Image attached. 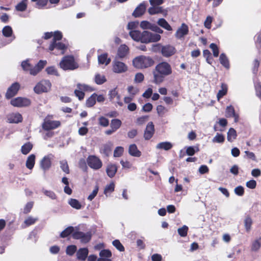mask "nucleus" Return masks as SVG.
Here are the masks:
<instances>
[{
  "label": "nucleus",
  "instance_id": "1",
  "mask_svg": "<svg viewBox=\"0 0 261 261\" xmlns=\"http://www.w3.org/2000/svg\"><path fill=\"white\" fill-rule=\"evenodd\" d=\"M172 72V67L169 63L165 61L159 63L152 70V83L156 85L161 84Z\"/></svg>",
  "mask_w": 261,
  "mask_h": 261
},
{
  "label": "nucleus",
  "instance_id": "2",
  "mask_svg": "<svg viewBox=\"0 0 261 261\" xmlns=\"http://www.w3.org/2000/svg\"><path fill=\"white\" fill-rule=\"evenodd\" d=\"M154 64V61L150 57L140 56L135 58L133 60L134 66L138 69L147 68L152 66Z\"/></svg>",
  "mask_w": 261,
  "mask_h": 261
},
{
  "label": "nucleus",
  "instance_id": "3",
  "mask_svg": "<svg viewBox=\"0 0 261 261\" xmlns=\"http://www.w3.org/2000/svg\"><path fill=\"white\" fill-rule=\"evenodd\" d=\"M59 66L64 70H73L79 67L78 63L71 55L64 56L60 62Z\"/></svg>",
  "mask_w": 261,
  "mask_h": 261
},
{
  "label": "nucleus",
  "instance_id": "4",
  "mask_svg": "<svg viewBox=\"0 0 261 261\" xmlns=\"http://www.w3.org/2000/svg\"><path fill=\"white\" fill-rule=\"evenodd\" d=\"M51 87V84L49 80H42L34 87V91L38 94L46 93L50 90Z\"/></svg>",
  "mask_w": 261,
  "mask_h": 261
},
{
  "label": "nucleus",
  "instance_id": "5",
  "mask_svg": "<svg viewBox=\"0 0 261 261\" xmlns=\"http://www.w3.org/2000/svg\"><path fill=\"white\" fill-rule=\"evenodd\" d=\"M87 163L89 167L94 170H98L102 166L101 160L94 155H89L87 159Z\"/></svg>",
  "mask_w": 261,
  "mask_h": 261
},
{
  "label": "nucleus",
  "instance_id": "6",
  "mask_svg": "<svg viewBox=\"0 0 261 261\" xmlns=\"http://www.w3.org/2000/svg\"><path fill=\"white\" fill-rule=\"evenodd\" d=\"M72 238L75 240H80L81 243L86 244L91 240L92 233L90 231L84 233L80 231H75L73 233Z\"/></svg>",
  "mask_w": 261,
  "mask_h": 261
},
{
  "label": "nucleus",
  "instance_id": "7",
  "mask_svg": "<svg viewBox=\"0 0 261 261\" xmlns=\"http://www.w3.org/2000/svg\"><path fill=\"white\" fill-rule=\"evenodd\" d=\"M10 103L14 107L20 108L29 106L31 103V101L29 98L17 97L11 99Z\"/></svg>",
  "mask_w": 261,
  "mask_h": 261
},
{
  "label": "nucleus",
  "instance_id": "8",
  "mask_svg": "<svg viewBox=\"0 0 261 261\" xmlns=\"http://www.w3.org/2000/svg\"><path fill=\"white\" fill-rule=\"evenodd\" d=\"M20 88V85L18 82L13 83L7 89L5 94L6 99H9L15 96Z\"/></svg>",
  "mask_w": 261,
  "mask_h": 261
},
{
  "label": "nucleus",
  "instance_id": "9",
  "mask_svg": "<svg viewBox=\"0 0 261 261\" xmlns=\"http://www.w3.org/2000/svg\"><path fill=\"white\" fill-rule=\"evenodd\" d=\"M61 125V122L58 120H50L45 119L42 124V127L44 130H50L56 129Z\"/></svg>",
  "mask_w": 261,
  "mask_h": 261
},
{
  "label": "nucleus",
  "instance_id": "10",
  "mask_svg": "<svg viewBox=\"0 0 261 261\" xmlns=\"http://www.w3.org/2000/svg\"><path fill=\"white\" fill-rule=\"evenodd\" d=\"M55 49H57L60 51V54H64L67 49L66 45L61 42H51L49 47V51H54Z\"/></svg>",
  "mask_w": 261,
  "mask_h": 261
},
{
  "label": "nucleus",
  "instance_id": "11",
  "mask_svg": "<svg viewBox=\"0 0 261 261\" xmlns=\"http://www.w3.org/2000/svg\"><path fill=\"white\" fill-rule=\"evenodd\" d=\"M155 132L154 125L152 122H149L147 124L144 133V138L145 140H150Z\"/></svg>",
  "mask_w": 261,
  "mask_h": 261
},
{
  "label": "nucleus",
  "instance_id": "12",
  "mask_svg": "<svg viewBox=\"0 0 261 261\" xmlns=\"http://www.w3.org/2000/svg\"><path fill=\"white\" fill-rule=\"evenodd\" d=\"M127 70V66L123 62L115 60L113 63V70L115 73L124 72Z\"/></svg>",
  "mask_w": 261,
  "mask_h": 261
},
{
  "label": "nucleus",
  "instance_id": "13",
  "mask_svg": "<svg viewBox=\"0 0 261 261\" xmlns=\"http://www.w3.org/2000/svg\"><path fill=\"white\" fill-rule=\"evenodd\" d=\"M32 2L36 3V7L38 9L44 8L48 2L51 4H58L60 0H31Z\"/></svg>",
  "mask_w": 261,
  "mask_h": 261
},
{
  "label": "nucleus",
  "instance_id": "14",
  "mask_svg": "<svg viewBox=\"0 0 261 261\" xmlns=\"http://www.w3.org/2000/svg\"><path fill=\"white\" fill-rule=\"evenodd\" d=\"M40 166L44 172L49 169L51 166V161L49 155H46L42 158L40 161Z\"/></svg>",
  "mask_w": 261,
  "mask_h": 261
},
{
  "label": "nucleus",
  "instance_id": "15",
  "mask_svg": "<svg viewBox=\"0 0 261 261\" xmlns=\"http://www.w3.org/2000/svg\"><path fill=\"white\" fill-rule=\"evenodd\" d=\"M8 121L11 123H18L23 120L22 115L19 113H13L9 114L8 117Z\"/></svg>",
  "mask_w": 261,
  "mask_h": 261
},
{
  "label": "nucleus",
  "instance_id": "16",
  "mask_svg": "<svg viewBox=\"0 0 261 261\" xmlns=\"http://www.w3.org/2000/svg\"><path fill=\"white\" fill-rule=\"evenodd\" d=\"M188 33L189 28L188 25L183 23L181 24L180 27L177 29L175 35L177 39H181L185 35H187Z\"/></svg>",
  "mask_w": 261,
  "mask_h": 261
},
{
  "label": "nucleus",
  "instance_id": "17",
  "mask_svg": "<svg viewBox=\"0 0 261 261\" xmlns=\"http://www.w3.org/2000/svg\"><path fill=\"white\" fill-rule=\"evenodd\" d=\"M146 9L145 4L144 3H141L136 8L132 15L135 18L139 17L144 14Z\"/></svg>",
  "mask_w": 261,
  "mask_h": 261
},
{
  "label": "nucleus",
  "instance_id": "18",
  "mask_svg": "<svg viewBox=\"0 0 261 261\" xmlns=\"http://www.w3.org/2000/svg\"><path fill=\"white\" fill-rule=\"evenodd\" d=\"M161 53L164 57H169L175 54V48L169 45L163 46H162Z\"/></svg>",
  "mask_w": 261,
  "mask_h": 261
},
{
  "label": "nucleus",
  "instance_id": "19",
  "mask_svg": "<svg viewBox=\"0 0 261 261\" xmlns=\"http://www.w3.org/2000/svg\"><path fill=\"white\" fill-rule=\"evenodd\" d=\"M118 167L116 165L113 164H108L106 168L107 175L110 178H113L115 176Z\"/></svg>",
  "mask_w": 261,
  "mask_h": 261
},
{
  "label": "nucleus",
  "instance_id": "20",
  "mask_svg": "<svg viewBox=\"0 0 261 261\" xmlns=\"http://www.w3.org/2000/svg\"><path fill=\"white\" fill-rule=\"evenodd\" d=\"M88 249L86 248H80L76 252V256L78 260L84 261L88 255Z\"/></svg>",
  "mask_w": 261,
  "mask_h": 261
},
{
  "label": "nucleus",
  "instance_id": "21",
  "mask_svg": "<svg viewBox=\"0 0 261 261\" xmlns=\"http://www.w3.org/2000/svg\"><path fill=\"white\" fill-rule=\"evenodd\" d=\"M129 48L125 44L121 45L117 50V56L120 58H124L128 53Z\"/></svg>",
  "mask_w": 261,
  "mask_h": 261
},
{
  "label": "nucleus",
  "instance_id": "22",
  "mask_svg": "<svg viewBox=\"0 0 261 261\" xmlns=\"http://www.w3.org/2000/svg\"><path fill=\"white\" fill-rule=\"evenodd\" d=\"M128 152L133 156L140 157L141 155V152L138 150L137 145L135 144L130 145Z\"/></svg>",
  "mask_w": 261,
  "mask_h": 261
},
{
  "label": "nucleus",
  "instance_id": "23",
  "mask_svg": "<svg viewBox=\"0 0 261 261\" xmlns=\"http://www.w3.org/2000/svg\"><path fill=\"white\" fill-rule=\"evenodd\" d=\"M74 228L73 226H70L65 228L63 231H62L60 234V237L61 238H65L69 237L70 235H73V233L75 232Z\"/></svg>",
  "mask_w": 261,
  "mask_h": 261
},
{
  "label": "nucleus",
  "instance_id": "24",
  "mask_svg": "<svg viewBox=\"0 0 261 261\" xmlns=\"http://www.w3.org/2000/svg\"><path fill=\"white\" fill-rule=\"evenodd\" d=\"M244 226L246 232H249L251 229V226L253 224V220L249 215L245 216L244 220Z\"/></svg>",
  "mask_w": 261,
  "mask_h": 261
},
{
  "label": "nucleus",
  "instance_id": "25",
  "mask_svg": "<svg viewBox=\"0 0 261 261\" xmlns=\"http://www.w3.org/2000/svg\"><path fill=\"white\" fill-rule=\"evenodd\" d=\"M35 155L34 154H32L30 155L27 160L26 161V167L29 169H32L35 164Z\"/></svg>",
  "mask_w": 261,
  "mask_h": 261
},
{
  "label": "nucleus",
  "instance_id": "26",
  "mask_svg": "<svg viewBox=\"0 0 261 261\" xmlns=\"http://www.w3.org/2000/svg\"><path fill=\"white\" fill-rule=\"evenodd\" d=\"M33 147V145L32 143L30 142H27L21 146V153L24 155L28 154L32 149Z\"/></svg>",
  "mask_w": 261,
  "mask_h": 261
},
{
  "label": "nucleus",
  "instance_id": "27",
  "mask_svg": "<svg viewBox=\"0 0 261 261\" xmlns=\"http://www.w3.org/2000/svg\"><path fill=\"white\" fill-rule=\"evenodd\" d=\"M98 60L99 64H105L106 65H108L111 62V59L108 58V54L107 53L98 56Z\"/></svg>",
  "mask_w": 261,
  "mask_h": 261
},
{
  "label": "nucleus",
  "instance_id": "28",
  "mask_svg": "<svg viewBox=\"0 0 261 261\" xmlns=\"http://www.w3.org/2000/svg\"><path fill=\"white\" fill-rule=\"evenodd\" d=\"M219 60L220 63L226 69H229L230 67L229 62L228 59L225 54L222 53L220 55Z\"/></svg>",
  "mask_w": 261,
  "mask_h": 261
},
{
  "label": "nucleus",
  "instance_id": "29",
  "mask_svg": "<svg viewBox=\"0 0 261 261\" xmlns=\"http://www.w3.org/2000/svg\"><path fill=\"white\" fill-rule=\"evenodd\" d=\"M221 89L217 93V97L218 100L223 97L224 95L227 94V86L225 84H221Z\"/></svg>",
  "mask_w": 261,
  "mask_h": 261
},
{
  "label": "nucleus",
  "instance_id": "30",
  "mask_svg": "<svg viewBox=\"0 0 261 261\" xmlns=\"http://www.w3.org/2000/svg\"><path fill=\"white\" fill-rule=\"evenodd\" d=\"M237 136L236 130L233 128H230L227 132V139L229 142H232L234 139H236Z\"/></svg>",
  "mask_w": 261,
  "mask_h": 261
},
{
  "label": "nucleus",
  "instance_id": "31",
  "mask_svg": "<svg viewBox=\"0 0 261 261\" xmlns=\"http://www.w3.org/2000/svg\"><path fill=\"white\" fill-rule=\"evenodd\" d=\"M68 204L73 208L76 209V210H80L82 208V204L79 202V200H77L76 199L73 198H70L68 201Z\"/></svg>",
  "mask_w": 261,
  "mask_h": 261
},
{
  "label": "nucleus",
  "instance_id": "32",
  "mask_svg": "<svg viewBox=\"0 0 261 261\" xmlns=\"http://www.w3.org/2000/svg\"><path fill=\"white\" fill-rule=\"evenodd\" d=\"M27 1L28 0H22L15 6V9L18 11H24L27 8Z\"/></svg>",
  "mask_w": 261,
  "mask_h": 261
},
{
  "label": "nucleus",
  "instance_id": "33",
  "mask_svg": "<svg viewBox=\"0 0 261 261\" xmlns=\"http://www.w3.org/2000/svg\"><path fill=\"white\" fill-rule=\"evenodd\" d=\"M141 33H142L139 31H131L129 32V35L135 41L141 42Z\"/></svg>",
  "mask_w": 261,
  "mask_h": 261
},
{
  "label": "nucleus",
  "instance_id": "34",
  "mask_svg": "<svg viewBox=\"0 0 261 261\" xmlns=\"http://www.w3.org/2000/svg\"><path fill=\"white\" fill-rule=\"evenodd\" d=\"M148 12L149 14L154 15L159 13H162L163 12V9L162 7L152 6L148 9Z\"/></svg>",
  "mask_w": 261,
  "mask_h": 261
},
{
  "label": "nucleus",
  "instance_id": "35",
  "mask_svg": "<svg viewBox=\"0 0 261 261\" xmlns=\"http://www.w3.org/2000/svg\"><path fill=\"white\" fill-rule=\"evenodd\" d=\"M122 124L121 121L118 119H113L111 120L110 126L115 132L120 128Z\"/></svg>",
  "mask_w": 261,
  "mask_h": 261
},
{
  "label": "nucleus",
  "instance_id": "36",
  "mask_svg": "<svg viewBox=\"0 0 261 261\" xmlns=\"http://www.w3.org/2000/svg\"><path fill=\"white\" fill-rule=\"evenodd\" d=\"M172 147V145L169 142H163L159 143L156 148L158 149H164L165 150H169Z\"/></svg>",
  "mask_w": 261,
  "mask_h": 261
},
{
  "label": "nucleus",
  "instance_id": "37",
  "mask_svg": "<svg viewBox=\"0 0 261 261\" xmlns=\"http://www.w3.org/2000/svg\"><path fill=\"white\" fill-rule=\"evenodd\" d=\"M111 151V147L108 144H105L100 148V152L107 156L109 155Z\"/></svg>",
  "mask_w": 261,
  "mask_h": 261
},
{
  "label": "nucleus",
  "instance_id": "38",
  "mask_svg": "<svg viewBox=\"0 0 261 261\" xmlns=\"http://www.w3.org/2000/svg\"><path fill=\"white\" fill-rule=\"evenodd\" d=\"M141 42L145 43L150 42L149 31H144L141 33Z\"/></svg>",
  "mask_w": 261,
  "mask_h": 261
},
{
  "label": "nucleus",
  "instance_id": "39",
  "mask_svg": "<svg viewBox=\"0 0 261 261\" xmlns=\"http://www.w3.org/2000/svg\"><path fill=\"white\" fill-rule=\"evenodd\" d=\"M96 96L97 94L96 93H93L86 100V105L87 107H92L95 104Z\"/></svg>",
  "mask_w": 261,
  "mask_h": 261
},
{
  "label": "nucleus",
  "instance_id": "40",
  "mask_svg": "<svg viewBox=\"0 0 261 261\" xmlns=\"http://www.w3.org/2000/svg\"><path fill=\"white\" fill-rule=\"evenodd\" d=\"M3 35L6 37H10L13 34L12 28L9 25L4 27L2 30Z\"/></svg>",
  "mask_w": 261,
  "mask_h": 261
},
{
  "label": "nucleus",
  "instance_id": "41",
  "mask_svg": "<svg viewBox=\"0 0 261 261\" xmlns=\"http://www.w3.org/2000/svg\"><path fill=\"white\" fill-rule=\"evenodd\" d=\"M261 246V237L255 240L252 244L251 250L253 251H256Z\"/></svg>",
  "mask_w": 261,
  "mask_h": 261
},
{
  "label": "nucleus",
  "instance_id": "42",
  "mask_svg": "<svg viewBox=\"0 0 261 261\" xmlns=\"http://www.w3.org/2000/svg\"><path fill=\"white\" fill-rule=\"evenodd\" d=\"M105 75L97 73L95 76L94 81L98 85H101L106 82Z\"/></svg>",
  "mask_w": 261,
  "mask_h": 261
},
{
  "label": "nucleus",
  "instance_id": "43",
  "mask_svg": "<svg viewBox=\"0 0 261 261\" xmlns=\"http://www.w3.org/2000/svg\"><path fill=\"white\" fill-rule=\"evenodd\" d=\"M188 230V227L186 225H184L177 229V232L180 237H186L187 236Z\"/></svg>",
  "mask_w": 261,
  "mask_h": 261
},
{
  "label": "nucleus",
  "instance_id": "44",
  "mask_svg": "<svg viewBox=\"0 0 261 261\" xmlns=\"http://www.w3.org/2000/svg\"><path fill=\"white\" fill-rule=\"evenodd\" d=\"M156 111L158 115L163 117L168 112V109L162 105H159L156 107Z\"/></svg>",
  "mask_w": 261,
  "mask_h": 261
},
{
  "label": "nucleus",
  "instance_id": "45",
  "mask_svg": "<svg viewBox=\"0 0 261 261\" xmlns=\"http://www.w3.org/2000/svg\"><path fill=\"white\" fill-rule=\"evenodd\" d=\"M113 245L119 251L123 252L125 249L119 240H115L112 242Z\"/></svg>",
  "mask_w": 261,
  "mask_h": 261
},
{
  "label": "nucleus",
  "instance_id": "46",
  "mask_svg": "<svg viewBox=\"0 0 261 261\" xmlns=\"http://www.w3.org/2000/svg\"><path fill=\"white\" fill-rule=\"evenodd\" d=\"M53 39L51 42H55L61 40L63 38L62 33L59 31H55L53 33Z\"/></svg>",
  "mask_w": 261,
  "mask_h": 261
},
{
  "label": "nucleus",
  "instance_id": "47",
  "mask_svg": "<svg viewBox=\"0 0 261 261\" xmlns=\"http://www.w3.org/2000/svg\"><path fill=\"white\" fill-rule=\"evenodd\" d=\"M225 141V137L222 134L217 133L213 139V142L222 143Z\"/></svg>",
  "mask_w": 261,
  "mask_h": 261
},
{
  "label": "nucleus",
  "instance_id": "48",
  "mask_svg": "<svg viewBox=\"0 0 261 261\" xmlns=\"http://www.w3.org/2000/svg\"><path fill=\"white\" fill-rule=\"evenodd\" d=\"M149 37L150 42H157L161 39V36L159 34L150 32H149Z\"/></svg>",
  "mask_w": 261,
  "mask_h": 261
},
{
  "label": "nucleus",
  "instance_id": "49",
  "mask_svg": "<svg viewBox=\"0 0 261 261\" xmlns=\"http://www.w3.org/2000/svg\"><path fill=\"white\" fill-rule=\"evenodd\" d=\"M45 70L48 74L54 75L56 76L59 75L57 69L54 66L48 67L46 68Z\"/></svg>",
  "mask_w": 261,
  "mask_h": 261
},
{
  "label": "nucleus",
  "instance_id": "50",
  "mask_svg": "<svg viewBox=\"0 0 261 261\" xmlns=\"http://www.w3.org/2000/svg\"><path fill=\"white\" fill-rule=\"evenodd\" d=\"M115 189V184L114 182H112L109 185H107L104 190V194L107 195V193H111L114 191Z\"/></svg>",
  "mask_w": 261,
  "mask_h": 261
},
{
  "label": "nucleus",
  "instance_id": "51",
  "mask_svg": "<svg viewBox=\"0 0 261 261\" xmlns=\"http://www.w3.org/2000/svg\"><path fill=\"white\" fill-rule=\"evenodd\" d=\"M99 124L103 127H107L109 124L108 119L103 116H101L98 119Z\"/></svg>",
  "mask_w": 261,
  "mask_h": 261
},
{
  "label": "nucleus",
  "instance_id": "52",
  "mask_svg": "<svg viewBox=\"0 0 261 261\" xmlns=\"http://www.w3.org/2000/svg\"><path fill=\"white\" fill-rule=\"evenodd\" d=\"M99 256L101 258H108L112 256V253L109 250L103 249L100 251Z\"/></svg>",
  "mask_w": 261,
  "mask_h": 261
},
{
  "label": "nucleus",
  "instance_id": "53",
  "mask_svg": "<svg viewBox=\"0 0 261 261\" xmlns=\"http://www.w3.org/2000/svg\"><path fill=\"white\" fill-rule=\"evenodd\" d=\"M33 205H34V202L33 201L28 202L25 204V205L23 208V214H27L31 212V210L32 209V208L33 207Z\"/></svg>",
  "mask_w": 261,
  "mask_h": 261
},
{
  "label": "nucleus",
  "instance_id": "54",
  "mask_svg": "<svg viewBox=\"0 0 261 261\" xmlns=\"http://www.w3.org/2000/svg\"><path fill=\"white\" fill-rule=\"evenodd\" d=\"M76 246L75 245L68 246L66 248V253L69 255H72L76 251Z\"/></svg>",
  "mask_w": 261,
  "mask_h": 261
},
{
  "label": "nucleus",
  "instance_id": "55",
  "mask_svg": "<svg viewBox=\"0 0 261 261\" xmlns=\"http://www.w3.org/2000/svg\"><path fill=\"white\" fill-rule=\"evenodd\" d=\"M123 151V147L121 146L116 147L114 151V156L115 157H120L122 155Z\"/></svg>",
  "mask_w": 261,
  "mask_h": 261
},
{
  "label": "nucleus",
  "instance_id": "56",
  "mask_svg": "<svg viewBox=\"0 0 261 261\" xmlns=\"http://www.w3.org/2000/svg\"><path fill=\"white\" fill-rule=\"evenodd\" d=\"M235 111L234 108L232 106H228L226 109V116L227 117H231L234 115Z\"/></svg>",
  "mask_w": 261,
  "mask_h": 261
},
{
  "label": "nucleus",
  "instance_id": "57",
  "mask_svg": "<svg viewBox=\"0 0 261 261\" xmlns=\"http://www.w3.org/2000/svg\"><path fill=\"white\" fill-rule=\"evenodd\" d=\"M210 47L213 51L214 56L217 57L219 54V50L217 45L215 43H212L210 44Z\"/></svg>",
  "mask_w": 261,
  "mask_h": 261
},
{
  "label": "nucleus",
  "instance_id": "58",
  "mask_svg": "<svg viewBox=\"0 0 261 261\" xmlns=\"http://www.w3.org/2000/svg\"><path fill=\"white\" fill-rule=\"evenodd\" d=\"M199 151V149L197 147V150H196L193 146H189L187 147L186 149V154L189 156H193L195 154L196 152Z\"/></svg>",
  "mask_w": 261,
  "mask_h": 261
},
{
  "label": "nucleus",
  "instance_id": "59",
  "mask_svg": "<svg viewBox=\"0 0 261 261\" xmlns=\"http://www.w3.org/2000/svg\"><path fill=\"white\" fill-rule=\"evenodd\" d=\"M60 167L62 170L65 172L66 174L69 173V166L67 162L66 161H61L60 162Z\"/></svg>",
  "mask_w": 261,
  "mask_h": 261
},
{
  "label": "nucleus",
  "instance_id": "60",
  "mask_svg": "<svg viewBox=\"0 0 261 261\" xmlns=\"http://www.w3.org/2000/svg\"><path fill=\"white\" fill-rule=\"evenodd\" d=\"M234 193L236 195L242 196L244 194V189L241 186H238L234 189Z\"/></svg>",
  "mask_w": 261,
  "mask_h": 261
},
{
  "label": "nucleus",
  "instance_id": "61",
  "mask_svg": "<svg viewBox=\"0 0 261 261\" xmlns=\"http://www.w3.org/2000/svg\"><path fill=\"white\" fill-rule=\"evenodd\" d=\"M144 76L143 73H137L135 75V82L137 83H141L144 81Z\"/></svg>",
  "mask_w": 261,
  "mask_h": 261
},
{
  "label": "nucleus",
  "instance_id": "62",
  "mask_svg": "<svg viewBox=\"0 0 261 261\" xmlns=\"http://www.w3.org/2000/svg\"><path fill=\"white\" fill-rule=\"evenodd\" d=\"M37 220V219L34 218L30 216L25 220L24 223L26 224L27 226H29L34 224L36 222Z\"/></svg>",
  "mask_w": 261,
  "mask_h": 261
},
{
  "label": "nucleus",
  "instance_id": "63",
  "mask_svg": "<svg viewBox=\"0 0 261 261\" xmlns=\"http://www.w3.org/2000/svg\"><path fill=\"white\" fill-rule=\"evenodd\" d=\"M127 90L128 93L132 96H133V97H134V96L139 92V90L138 88H134L132 86H128L127 88Z\"/></svg>",
  "mask_w": 261,
  "mask_h": 261
},
{
  "label": "nucleus",
  "instance_id": "64",
  "mask_svg": "<svg viewBox=\"0 0 261 261\" xmlns=\"http://www.w3.org/2000/svg\"><path fill=\"white\" fill-rule=\"evenodd\" d=\"M43 193L46 196L52 199H56L57 198V196H56V194L53 191H48V190H44Z\"/></svg>",
  "mask_w": 261,
  "mask_h": 261
}]
</instances>
